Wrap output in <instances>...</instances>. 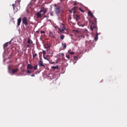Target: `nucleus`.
<instances>
[{
	"mask_svg": "<svg viewBox=\"0 0 127 127\" xmlns=\"http://www.w3.org/2000/svg\"><path fill=\"white\" fill-rule=\"evenodd\" d=\"M55 6H56L55 9L56 14H59L60 12H61L62 13H64V7L60 6H56V4L55 5Z\"/></svg>",
	"mask_w": 127,
	"mask_h": 127,
	"instance_id": "nucleus-1",
	"label": "nucleus"
},
{
	"mask_svg": "<svg viewBox=\"0 0 127 127\" xmlns=\"http://www.w3.org/2000/svg\"><path fill=\"white\" fill-rule=\"evenodd\" d=\"M59 32L62 33H68V29L66 28L64 24H62L60 25V28H59Z\"/></svg>",
	"mask_w": 127,
	"mask_h": 127,
	"instance_id": "nucleus-2",
	"label": "nucleus"
},
{
	"mask_svg": "<svg viewBox=\"0 0 127 127\" xmlns=\"http://www.w3.org/2000/svg\"><path fill=\"white\" fill-rule=\"evenodd\" d=\"M46 12H47V10L46 9H41L40 11L36 13L37 18H41L42 15H43L44 13H46Z\"/></svg>",
	"mask_w": 127,
	"mask_h": 127,
	"instance_id": "nucleus-3",
	"label": "nucleus"
},
{
	"mask_svg": "<svg viewBox=\"0 0 127 127\" xmlns=\"http://www.w3.org/2000/svg\"><path fill=\"white\" fill-rule=\"evenodd\" d=\"M72 32L76 36H77L78 37H82V32L78 30H72Z\"/></svg>",
	"mask_w": 127,
	"mask_h": 127,
	"instance_id": "nucleus-4",
	"label": "nucleus"
},
{
	"mask_svg": "<svg viewBox=\"0 0 127 127\" xmlns=\"http://www.w3.org/2000/svg\"><path fill=\"white\" fill-rule=\"evenodd\" d=\"M22 23L25 25V26H27L28 25V20L27 19V17H24L22 18Z\"/></svg>",
	"mask_w": 127,
	"mask_h": 127,
	"instance_id": "nucleus-5",
	"label": "nucleus"
},
{
	"mask_svg": "<svg viewBox=\"0 0 127 127\" xmlns=\"http://www.w3.org/2000/svg\"><path fill=\"white\" fill-rule=\"evenodd\" d=\"M27 43L28 44L27 45V47L28 48H30V47H31V44H32V43H33V42L32 41V40H31L30 39V38H28V41H27Z\"/></svg>",
	"mask_w": 127,
	"mask_h": 127,
	"instance_id": "nucleus-6",
	"label": "nucleus"
},
{
	"mask_svg": "<svg viewBox=\"0 0 127 127\" xmlns=\"http://www.w3.org/2000/svg\"><path fill=\"white\" fill-rule=\"evenodd\" d=\"M91 23L92 24L90 26V29H91V30H92V31H93L94 29H96V28H97V25L94 23V22L91 21Z\"/></svg>",
	"mask_w": 127,
	"mask_h": 127,
	"instance_id": "nucleus-7",
	"label": "nucleus"
},
{
	"mask_svg": "<svg viewBox=\"0 0 127 127\" xmlns=\"http://www.w3.org/2000/svg\"><path fill=\"white\" fill-rule=\"evenodd\" d=\"M38 65L39 67H42V68H43V69L45 68V65L43 64V62L41 60L39 62Z\"/></svg>",
	"mask_w": 127,
	"mask_h": 127,
	"instance_id": "nucleus-8",
	"label": "nucleus"
},
{
	"mask_svg": "<svg viewBox=\"0 0 127 127\" xmlns=\"http://www.w3.org/2000/svg\"><path fill=\"white\" fill-rule=\"evenodd\" d=\"M44 46L46 49H48V48H50V47H51V44L50 43L44 44Z\"/></svg>",
	"mask_w": 127,
	"mask_h": 127,
	"instance_id": "nucleus-9",
	"label": "nucleus"
},
{
	"mask_svg": "<svg viewBox=\"0 0 127 127\" xmlns=\"http://www.w3.org/2000/svg\"><path fill=\"white\" fill-rule=\"evenodd\" d=\"M49 36L50 37H52V38H55V33L50 31V33L49 34Z\"/></svg>",
	"mask_w": 127,
	"mask_h": 127,
	"instance_id": "nucleus-10",
	"label": "nucleus"
},
{
	"mask_svg": "<svg viewBox=\"0 0 127 127\" xmlns=\"http://www.w3.org/2000/svg\"><path fill=\"white\" fill-rule=\"evenodd\" d=\"M77 24L79 25V26H81L82 27H84V26L88 24V22H87L86 23H83V24H82V23H78Z\"/></svg>",
	"mask_w": 127,
	"mask_h": 127,
	"instance_id": "nucleus-11",
	"label": "nucleus"
},
{
	"mask_svg": "<svg viewBox=\"0 0 127 127\" xmlns=\"http://www.w3.org/2000/svg\"><path fill=\"white\" fill-rule=\"evenodd\" d=\"M27 69H28L29 70H31V69H33V66L30 64H28Z\"/></svg>",
	"mask_w": 127,
	"mask_h": 127,
	"instance_id": "nucleus-12",
	"label": "nucleus"
},
{
	"mask_svg": "<svg viewBox=\"0 0 127 127\" xmlns=\"http://www.w3.org/2000/svg\"><path fill=\"white\" fill-rule=\"evenodd\" d=\"M21 22V18H19L17 20V26H19L20 25V23Z\"/></svg>",
	"mask_w": 127,
	"mask_h": 127,
	"instance_id": "nucleus-13",
	"label": "nucleus"
},
{
	"mask_svg": "<svg viewBox=\"0 0 127 127\" xmlns=\"http://www.w3.org/2000/svg\"><path fill=\"white\" fill-rule=\"evenodd\" d=\"M17 72H18V68H15L12 70V73L13 74H14L15 73H17Z\"/></svg>",
	"mask_w": 127,
	"mask_h": 127,
	"instance_id": "nucleus-14",
	"label": "nucleus"
},
{
	"mask_svg": "<svg viewBox=\"0 0 127 127\" xmlns=\"http://www.w3.org/2000/svg\"><path fill=\"white\" fill-rule=\"evenodd\" d=\"M74 53H75L74 52H71V50H68L67 52V54L69 55H72L73 54H74Z\"/></svg>",
	"mask_w": 127,
	"mask_h": 127,
	"instance_id": "nucleus-15",
	"label": "nucleus"
},
{
	"mask_svg": "<svg viewBox=\"0 0 127 127\" xmlns=\"http://www.w3.org/2000/svg\"><path fill=\"white\" fill-rule=\"evenodd\" d=\"M98 35H99V34L98 33V32H96V35L94 37V40H95V41H97V40H98Z\"/></svg>",
	"mask_w": 127,
	"mask_h": 127,
	"instance_id": "nucleus-16",
	"label": "nucleus"
},
{
	"mask_svg": "<svg viewBox=\"0 0 127 127\" xmlns=\"http://www.w3.org/2000/svg\"><path fill=\"white\" fill-rule=\"evenodd\" d=\"M62 46H63V48H66L67 47V45L65 43H62Z\"/></svg>",
	"mask_w": 127,
	"mask_h": 127,
	"instance_id": "nucleus-17",
	"label": "nucleus"
},
{
	"mask_svg": "<svg viewBox=\"0 0 127 127\" xmlns=\"http://www.w3.org/2000/svg\"><path fill=\"white\" fill-rule=\"evenodd\" d=\"M88 15H90V16H91V17H93V13L91 11H88Z\"/></svg>",
	"mask_w": 127,
	"mask_h": 127,
	"instance_id": "nucleus-18",
	"label": "nucleus"
},
{
	"mask_svg": "<svg viewBox=\"0 0 127 127\" xmlns=\"http://www.w3.org/2000/svg\"><path fill=\"white\" fill-rule=\"evenodd\" d=\"M53 69L55 70V69H59V65H57L56 66H52Z\"/></svg>",
	"mask_w": 127,
	"mask_h": 127,
	"instance_id": "nucleus-19",
	"label": "nucleus"
},
{
	"mask_svg": "<svg viewBox=\"0 0 127 127\" xmlns=\"http://www.w3.org/2000/svg\"><path fill=\"white\" fill-rule=\"evenodd\" d=\"M7 46H8V43H6L3 45L4 48H6Z\"/></svg>",
	"mask_w": 127,
	"mask_h": 127,
	"instance_id": "nucleus-20",
	"label": "nucleus"
},
{
	"mask_svg": "<svg viewBox=\"0 0 127 127\" xmlns=\"http://www.w3.org/2000/svg\"><path fill=\"white\" fill-rule=\"evenodd\" d=\"M43 57H44V59L46 60V58H45V57H44L45 54H46V52H45V51H43Z\"/></svg>",
	"mask_w": 127,
	"mask_h": 127,
	"instance_id": "nucleus-21",
	"label": "nucleus"
},
{
	"mask_svg": "<svg viewBox=\"0 0 127 127\" xmlns=\"http://www.w3.org/2000/svg\"><path fill=\"white\" fill-rule=\"evenodd\" d=\"M37 67H38V65L37 64L35 65L34 66H33V68H34V70H37Z\"/></svg>",
	"mask_w": 127,
	"mask_h": 127,
	"instance_id": "nucleus-22",
	"label": "nucleus"
},
{
	"mask_svg": "<svg viewBox=\"0 0 127 127\" xmlns=\"http://www.w3.org/2000/svg\"><path fill=\"white\" fill-rule=\"evenodd\" d=\"M60 38H61V39H62V40H63V39H64V38H65V36L62 35L61 36Z\"/></svg>",
	"mask_w": 127,
	"mask_h": 127,
	"instance_id": "nucleus-23",
	"label": "nucleus"
},
{
	"mask_svg": "<svg viewBox=\"0 0 127 127\" xmlns=\"http://www.w3.org/2000/svg\"><path fill=\"white\" fill-rule=\"evenodd\" d=\"M79 9L80 11H81V12H85V10H83V8L80 7L79 8Z\"/></svg>",
	"mask_w": 127,
	"mask_h": 127,
	"instance_id": "nucleus-24",
	"label": "nucleus"
},
{
	"mask_svg": "<svg viewBox=\"0 0 127 127\" xmlns=\"http://www.w3.org/2000/svg\"><path fill=\"white\" fill-rule=\"evenodd\" d=\"M65 57H66V58H67L68 59H70V55L69 54H67L65 56Z\"/></svg>",
	"mask_w": 127,
	"mask_h": 127,
	"instance_id": "nucleus-25",
	"label": "nucleus"
},
{
	"mask_svg": "<svg viewBox=\"0 0 127 127\" xmlns=\"http://www.w3.org/2000/svg\"><path fill=\"white\" fill-rule=\"evenodd\" d=\"M26 73L27 74H31V71L28 69V70H26Z\"/></svg>",
	"mask_w": 127,
	"mask_h": 127,
	"instance_id": "nucleus-26",
	"label": "nucleus"
},
{
	"mask_svg": "<svg viewBox=\"0 0 127 127\" xmlns=\"http://www.w3.org/2000/svg\"><path fill=\"white\" fill-rule=\"evenodd\" d=\"M36 56H37V54H35L33 55V58H35V57H36Z\"/></svg>",
	"mask_w": 127,
	"mask_h": 127,
	"instance_id": "nucleus-27",
	"label": "nucleus"
},
{
	"mask_svg": "<svg viewBox=\"0 0 127 127\" xmlns=\"http://www.w3.org/2000/svg\"><path fill=\"white\" fill-rule=\"evenodd\" d=\"M76 19H77V20H79V19H80V16L77 15L76 16Z\"/></svg>",
	"mask_w": 127,
	"mask_h": 127,
	"instance_id": "nucleus-28",
	"label": "nucleus"
},
{
	"mask_svg": "<svg viewBox=\"0 0 127 127\" xmlns=\"http://www.w3.org/2000/svg\"><path fill=\"white\" fill-rule=\"evenodd\" d=\"M12 6L13 9H14L15 6H16L15 5V4H12Z\"/></svg>",
	"mask_w": 127,
	"mask_h": 127,
	"instance_id": "nucleus-29",
	"label": "nucleus"
},
{
	"mask_svg": "<svg viewBox=\"0 0 127 127\" xmlns=\"http://www.w3.org/2000/svg\"><path fill=\"white\" fill-rule=\"evenodd\" d=\"M41 34H45V31H41Z\"/></svg>",
	"mask_w": 127,
	"mask_h": 127,
	"instance_id": "nucleus-30",
	"label": "nucleus"
},
{
	"mask_svg": "<svg viewBox=\"0 0 127 127\" xmlns=\"http://www.w3.org/2000/svg\"><path fill=\"white\" fill-rule=\"evenodd\" d=\"M50 12V15H51V16H53V12Z\"/></svg>",
	"mask_w": 127,
	"mask_h": 127,
	"instance_id": "nucleus-31",
	"label": "nucleus"
},
{
	"mask_svg": "<svg viewBox=\"0 0 127 127\" xmlns=\"http://www.w3.org/2000/svg\"><path fill=\"white\" fill-rule=\"evenodd\" d=\"M31 77H35V75L34 74L31 75Z\"/></svg>",
	"mask_w": 127,
	"mask_h": 127,
	"instance_id": "nucleus-32",
	"label": "nucleus"
},
{
	"mask_svg": "<svg viewBox=\"0 0 127 127\" xmlns=\"http://www.w3.org/2000/svg\"><path fill=\"white\" fill-rule=\"evenodd\" d=\"M81 37H83V38H85V36H84V35H83L82 34Z\"/></svg>",
	"mask_w": 127,
	"mask_h": 127,
	"instance_id": "nucleus-33",
	"label": "nucleus"
},
{
	"mask_svg": "<svg viewBox=\"0 0 127 127\" xmlns=\"http://www.w3.org/2000/svg\"><path fill=\"white\" fill-rule=\"evenodd\" d=\"M45 17H47V16L45 15V16H44V18H45Z\"/></svg>",
	"mask_w": 127,
	"mask_h": 127,
	"instance_id": "nucleus-34",
	"label": "nucleus"
},
{
	"mask_svg": "<svg viewBox=\"0 0 127 127\" xmlns=\"http://www.w3.org/2000/svg\"><path fill=\"white\" fill-rule=\"evenodd\" d=\"M77 4V3H74V5H76Z\"/></svg>",
	"mask_w": 127,
	"mask_h": 127,
	"instance_id": "nucleus-35",
	"label": "nucleus"
},
{
	"mask_svg": "<svg viewBox=\"0 0 127 127\" xmlns=\"http://www.w3.org/2000/svg\"><path fill=\"white\" fill-rule=\"evenodd\" d=\"M62 55H63V56H64V54L62 53Z\"/></svg>",
	"mask_w": 127,
	"mask_h": 127,
	"instance_id": "nucleus-36",
	"label": "nucleus"
},
{
	"mask_svg": "<svg viewBox=\"0 0 127 127\" xmlns=\"http://www.w3.org/2000/svg\"><path fill=\"white\" fill-rule=\"evenodd\" d=\"M95 22H96V23L97 22V20H96V19H95Z\"/></svg>",
	"mask_w": 127,
	"mask_h": 127,
	"instance_id": "nucleus-37",
	"label": "nucleus"
},
{
	"mask_svg": "<svg viewBox=\"0 0 127 127\" xmlns=\"http://www.w3.org/2000/svg\"><path fill=\"white\" fill-rule=\"evenodd\" d=\"M73 8H77V7H73Z\"/></svg>",
	"mask_w": 127,
	"mask_h": 127,
	"instance_id": "nucleus-38",
	"label": "nucleus"
},
{
	"mask_svg": "<svg viewBox=\"0 0 127 127\" xmlns=\"http://www.w3.org/2000/svg\"><path fill=\"white\" fill-rule=\"evenodd\" d=\"M74 58H77V57H74Z\"/></svg>",
	"mask_w": 127,
	"mask_h": 127,
	"instance_id": "nucleus-39",
	"label": "nucleus"
},
{
	"mask_svg": "<svg viewBox=\"0 0 127 127\" xmlns=\"http://www.w3.org/2000/svg\"><path fill=\"white\" fill-rule=\"evenodd\" d=\"M85 31H87V29L85 30Z\"/></svg>",
	"mask_w": 127,
	"mask_h": 127,
	"instance_id": "nucleus-40",
	"label": "nucleus"
},
{
	"mask_svg": "<svg viewBox=\"0 0 127 127\" xmlns=\"http://www.w3.org/2000/svg\"><path fill=\"white\" fill-rule=\"evenodd\" d=\"M47 51H48V49L47 50Z\"/></svg>",
	"mask_w": 127,
	"mask_h": 127,
	"instance_id": "nucleus-41",
	"label": "nucleus"
}]
</instances>
